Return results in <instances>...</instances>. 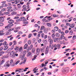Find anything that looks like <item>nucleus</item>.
Wrapping results in <instances>:
<instances>
[{
  "instance_id": "obj_51",
  "label": "nucleus",
  "mask_w": 76,
  "mask_h": 76,
  "mask_svg": "<svg viewBox=\"0 0 76 76\" xmlns=\"http://www.w3.org/2000/svg\"><path fill=\"white\" fill-rule=\"evenodd\" d=\"M48 39H51V36H48Z\"/></svg>"
},
{
  "instance_id": "obj_56",
  "label": "nucleus",
  "mask_w": 76,
  "mask_h": 76,
  "mask_svg": "<svg viewBox=\"0 0 76 76\" xmlns=\"http://www.w3.org/2000/svg\"><path fill=\"white\" fill-rule=\"evenodd\" d=\"M11 14L12 15H16V14H17V12H13Z\"/></svg>"
},
{
  "instance_id": "obj_55",
  "label": "nucleus",
  "mask_w": 76,
  "mask_h": 76,
  "mask_svg": "<svg viewBox=\"0 0 76 76\" xmlns=\"http://www.w3.org/2000/svg\"><path fill=\"white\" fill-rule=\"evenodd\" d=\"M34 46L36 47H37V42H36L34 44Z\"/></svg>"
},
{
  "instance_id": "obj_3",
  "label": "nucleus",
  "mask_w": 76,
  "mask_h": 76,
  "mask_svg": "<svg viewBox=\"0 0 76 76\" xmlns=\"http://www.w3.org/2000/svg\"><path fill=\"white\" fill-rule=\"evenodd\" d=\"M15 52L14 51H12L10 53V57H12V58H14L15 57Z\"/></svg>"
},
{
  "instance_id": "obj_46",
  "label": "nucleus",
  "mask_w": 76,
  "mask_h": 76,
  "mask_svg": "<svg viewBox=\"0 0 76 76\" xmlns=\"http://www.w3.org/2000/svg\"><path fill=\"white\" fill-rule=\"evenodd\" d=\"M23 34V33H22V32L21 31H19L18 32V34Z\"/></svg>"
},
{
  "instance_id": "obj_42",
  "label": "nucleus",
  "mask_w": 76,
  "mask_h": 76,
  "mask_svg": "<svg viewBox=\"0 0 76 76\" xmlns=\"http://www.w3.org/2000/svg\"><path fill=\"white\" fill-rule=\"evenodd\" d=\"M11 12H16V10L15 9H12Z\"/></svg>"
},
{
  "instance_id": "obj_27",
  "label": "nucleus",
  "mask_w": 76,
  "mask_h": 76,
  "mask_svg": "<svg viewBox=\"0 0 76 76\" xmlns=\"http://www.w3.org/2000/svg\"><path fill=\"white\" fill-rule=\"evenodd\" d=\"M54 28L55 31H57L58 30V28L57 26L55 27Z\"/></svg>"
},
{
  "instance_id": "obj_21",
  "label": "nucleus",
  "mask_w": 76,
  "mask_h": 76,
  "mask_svg": "<svg viewBox=\"0 0 76 76\" xmlns=\"http://www.w3.org/2000/svg\"><path fill=\"white\" fill-rule=\"evenodd\" d=\"M26 7L28 10L26 11V12H28V11H29V10H30V9H31V8L29 7V5H28Z\"/></svg>"
},
{
  "instance_id": "obj_37",
  "label": "nucleus",
  "mask_w": 76,
  "mask_h": 76,
  "mask_svg": "<svg viewBox=\"0 0 76 76\" xmlns=\"http://www.w3.org/2000/svg\"><path fill=\"white\" fill-rule=\"evenodd\" d=\"M8 48H9V46H7L4 48V50H7Z\"/></svg>"
},
{
  "instance_id": "obj_22",
  "label": "nucleus",
  "mask_w": 76,
  "mask_h": 76,
  "mask_svg": "<svg viewBox=\"0 0 76 76\" xmlns=\"http://www.w3.org/2000/svg\"><path fill=\"white\" fill-rule=\"evenodd\" d=\"M60 47H61V45H60L59 44H58L57 45V47L58 49L59 50L60 48Z\"/></svg>"
},
{
  "instance_id": "obj_45",
  "label": "nucleus",
  "mask_w": 76,
  "mask_h": 76,
  "mask_svg": "<svg viewBox=\"0 0 76 76\" xmlns=\"http://www.w3.org/2000/svg\"><path fill=\"white\" fill-rule=\"evenodd\" d=\"M19 17L18 16H16V17H15L14 18V19H19Z\"/></svg>"
},
{
  "instance_id": "obj_33",
  "label": "nucleus",
  "mask_w": 76,
  "mask_h": 76,
  "mask_svg": "<svg viewBox=\"0 0 76 76\" xmlns=\"http://www.w3.org/2000/svg\"><path fill=\"white\" fill-rule=\"evenodd\" d=\"M4 53V52L3 51L0 53V56H1Z\"/></svg>"
},
{
  "instance_id": "obj_64",
  "label": "nucleus",
  "mask_w": 76,
  "mask_h": 76,
  "mask_svg": "<svg viewBox=\"0 0 76 76\" xmlns=\"http://www.w3.org/2000/svg\"><path fill=\"white\" fill-rule=\"evenodd\" d=\"M54 39V42H56V38H54V39Z\"/></svg>"
},
{
  "instance_id": "obj_47",
  "label": "nucleus",
  "mask_w": 76,
  "mask_h": 76,
  "mask_svg": "<svg viewBox=\"0 0 76 76\" xmlns=\"http://www.w3.org/2000/svg\"><path fill=\"white\" fill-rule=\"evenodd\" d=\"M33 43H35V41H36V39H35V38H34L33 39Z\"/></svg>"
},
{
  "instance_id": "obj_35",
  "label": "nucleus",
  "mask_w": 76,
  "mask_h": 76,
  "mask_svg": "<svg viewBox=\"0 0 76 76\" xmlns=\"http://www.w3.org/2000/svg\"><path fill=\"white\" fill-rule=\"evenodd\" d=\"M58 15H56V14H54L53 15V18H56V17H58Z\"/></svg>"
},
{
  "instance_id": "obj_13",
  "label": "nucleus",
  "mask_w": 76,
  "mask_h": 76,
  "mask_svg": "<svg viewBox=\"0 0 76 76\" xmlns=\"http://www.w3.org/2000/svg\"><path fill=\"white\" fill-rule=\"evenodd\" d=\"M4 20V18H3L2 17H1L0 18V22H3Z\"/></svg>"
},
{
  "instance_id": "obj_15",
  "label": "nucleus",
  "mask_w": 76,
  "mask_h": 76,
  "mask_svg": "<svg viewBox=\"0 0 76 76\" xmlns=\"http://www.w3.org/2000/svg\"><path fill=\"white\" fill-rule=\"evenodd\" d=\"M27 56L28 57H29V56H32V53L31 52H29L27 54Z\"/></svg>"
},
{
  "instance_id": "obj_14",
  "label": "nucleus",
  "mask_w": 76,
  "mask_h": 76,
  "mask_svg": "<svg viewBox=\"0 0 76 76\" xmlns=\"http://www.w3.org/2000/svg\"><path fill=\"white\" fill-rule=\"evenodd\" d=\"M75 24L74 23L70 25V27L73 28L75 27Z\"/></svg>"
},
{
  "instance_id": "obj_50",
  "label": "nucleus",
  "mask_w": 76,
  "mask_h": 76,
  "mask_svg": "<svg viewBox=\"0 0 76 76\" xmlns=\"http://www.w3.org/2000/svg\"><path fill=\"white\" fill-rule=\"evenodd\" d=\"M41 37H42V38H44V34L43 33H42L41 34Z\"/></svg>"
},
{
  "instance_id": "obj_62",
  "label": "nucleus",
  "mask_w": 76,
  "mask_h": 76,
  "mask_svg": "<svg viewBox=\"0 0 76 76\" xmlns=\"http://www.w3.org/2000/svg\"><path fill=\"white\" fill-rule=\"evenodd\" d=\"M73 31L75 32H76V27H75L73 28Z\"/></svg>"
},
{
  "instance_id": "obj_54",
  "label": "nucleus",
  "mask_w": 76,
  "mask_h": 76,
  "mask_svg": "<svg viewBox=\"0 0 76 76\" xmlns=\"http://www.w3.org/2000/svg\"><path fill=\"white\" fill-rule=\"evenodd\" d=\"M13 42L14 45H16V44H17V43H16V41L15 40L14 41H13Z\"/></svg>"
},
{
  "instance_id": "obj_61",
  "label": "nucleus",
  "mask_w": 76,
  "mask_h": 76,
  "mask_svg": "<svg viewBox=\"0 0 76 76\" xmlns=\"http://www.w3.org/2000/svg\"><path fill=\"white\" fill-rule=\"evenodd\" d=\"M30 49L31 48L29 47L27 48V51H29V50H31V49Z\"/></svg>"
},
{
  "instance_id": "obj_28",
  "label": "nucleus",
  "mask_w": 76,
  "mask_h": 76,
  "mask_svg": "<svg viewBox=\"0 0 76 76\" xmlns=\"http://www.w3.org/2000/svg\"><path fill=\"white\" fill-rule=\"evenodd\" d=\"M12 1H14V2H15V3H17V4H18V3H19V2L18 0H12Z\"/></svg>"
},
{
  "instance_id": "obj_6",
  "label": "nucleus",
  "mask_w": 76,
  "mask_h": 76,
  "mask_svg": "<svg viewBox=\"0 0 76 76\" xmlns=\"http://www.w3.org/2000/svg\"><path fill=\"white\" fill-rule=\"evenodd\" d=\"M48 41L49 42L50 45H51L53 44V41L52 39H48Z\"/></svg>"
},
{
  "instance_id": "obj_63",
  "label": "nucleus",
  "mask_w": 76,
  "mask_h": 76,
  "mask_svg": "<svg viewBox=\"0 0 76 76\" xmlns=\"http://www.w3.org/2000/svg\"><path fill=\"white\" fill-rule=\"evenodd\" d=\"M66 25H67V26H70V23H66Z\"/></svg>"
},
{
  "instance_id": "obj_39",
  "label": "nucleus",
  "mask_w": 76,
  "mask_h": 76,
  "mask_svg": "<svg viewBox=\"0 0 76 76\" xmlns=\"http://www.w3.org/2000/svg\"><path fill=\"white\" fill-rule=\"evenodd\" d=\"M29 48H30V49L31 50L33 48V45H31L30 46V47Z\"/></svg>"
},
{
  "instance_id": "obj_5",
  "label": "nucleus",
  "mask_w": 76,
  "mask_h": 76,
  "mask_svg": "<svg viewBox=\"0 0 76 76\" xmlns=\"http://www.w3.org/2000/svg\"><path fill=\"white\" fill-rule=\"evenodd\" d=\"M10 64L12 67L13 66H15V64H14V63H13V59H11L10 61Z\"/></svg>"
},
{
  "instance_id": "obj_4",
  "label": "nucleus",
  "mask_w": 76,
  "mask_h": 76,
  "mask_svg": "<svg viewBox=\"0 0 76 76\" xmlns=\"http://www.w3.org/2000/svg\"><path fill=\"white\" fill-rule=\"evenodd\" d=\"M25 19V17H21L20 18L16 20L17 22H20L22 20V19Z\"/></svg>"
},
{
  "instance_id": "obj_53",
  "label": "nucleus",
  "mask_w": 76,
  "mask_h": 76,
  "mask_svg": "<svg viewBox=\"0 0 76 76\" xmlns=\"http://www.w3.org/2000/svg\"><path fill=\"white\" fill-rule=\"evenodd\" d=\"M23 24H28V22L26 21V22H24L23 23Z\"/></svg>"
},
{
  "instance_id": "obj_26",
  "label": "nucleus",
  "mask_w": 76,
  "mask_h": 76,
  "mask_svg": "<svg viewBox=\"0 0 76 76\" xmlns=\"http://www.w3.org/2000/svg\"><path fill=\"white\" fill-rule=\"evenodd\" d=\"M4 15H9V14H10V12H4Z\"/></svg>"
},
{
  "instance_id": "obj_44",
  "label": "nucleus",
  "mask_w": 76,
  "mask_h": 76,
  "mask_svg": "<svg viewBox=\"0 0 76 76\" xmlns=\"http://www.w3.org/2000/svg\"><path fill=\"white\" fill-rule=\"evenodd\" d=\"M32 37V34H29L28 36V38H31Z\"/></svg>"
},
{
  "instance_id": "obj_2",
  "label": "nucleus",
  "mask_w": 76,
  "mask_h": 76,
  "mask_svg": "<svg viewBox=\"0 0 76 76\" xmlns=\"http://www.w3.org/2000/svg\"><path fill=\"white\" fill-rule=\"evenodd\" d=\"M26 54V50H24L23 51V55H20V57H21V60H23V58L25 57V56Z\"/></svg>"
},
{
  "instance_id": "obj_52",
  "label": "nucleus",
  "mask_w": 76,
  "mask_h": 76,
  "mask_svg": "<svg viewBox=\"0 0 76 76\" xmlns=\"http://www.w3.org/2000/svg\"><path fill=\"white\" fill-rule=\"evenodd\" d=\"M58 69H56V70H54L53 71L54 73H56V72H58Z\"/></svg>"
},
{
  "instance_id": "obj_60",
  "label": "nucleus",
  "mask_w": 76,
  "mask_h": 76,
  "mask_svg": "<svg viewBox=\"0 0 76 76\" xmlns=\"http://www.w3.org/2000/svg\"><path fill=\"white\" fill-rule=\"evenodd\" d=\"M3 25V23H0V26H2Z\"/></svg>"
},
{
  "instance_id": "obj_48",
  "label": "nucleus",
  "mask_w": 76,
  "mask_h": 76,
  "mask_svg": "<svg viewBox=\"0 0 76 76\" xmlns=\"http://www.w3.org/2000/svg\"><path fill=\"white\" fill-rule=\"evenodd\" d=\"M27 10L26 8H24L22 10V11H26Z\"/></svg>"
},
{
  "instance_id": "obj_7",
  "label": "nucleus",
  "mask_w": 76,
  "mask_h": 76,
  "mask_svg": "<svg viewBox=\"0 0 76 76\" xmlns=\"http://www.w3.org/2000/svg\"><path fill=\"white\" fill-rule=\"evenodd\" d=\"M40 52V51L39 50V49L38 48L36 49V54L37 56H38L39 54V52Z\"/></svg>"
},
{
  "instance_id": "obj_20",
  "label": "nucleus",
  "mask_w": 76,
  "mask_h": 76,
  "mask_svg": "<svg viewBox=\"0 0 76 76\" xmlns=\"http://www.w3.org/2000/svg\"><path fill=\"white\" fill-rule=\"evenodd\" d=\"M8 62H9V61H7V62L6 63V64L5 65H4L5 66H7V67H10V64H7L8 63Z\"/></svg>"
},
{
  "instance_id": "obj_34",
  "label": "nucleus",
  "mask_w": 76,
  "mask_h": 76,
  "mask_svg": "<svg viewBox=\"0 0 76 76\" xmlns=\"http://www.w3.org/2000/svg\"><path fill=\"white\" fill-rule=\"evenodd\" d=\"M76 38V36L75 35H74L72 37V40H75V39Z\"/></svg>"
},
{
  "instance_id": "obj_12",
  "label": "nucleus",
  "mask_w": 76,
  "mask_h": 76,
  "mask_svg": "<svg viewBox=\"0 0 76 76\" xmlns=\"http://www.w3.org/2000/svg\"><path fill=\"white\" fill-rule=\"evenodd\" d=\"M57 44H55L54 45H53L51 48L52 50H53V48H55L57 47Z\"/></svg>"
},
{
  "instance_id": "obj_9",
  "label": "nucleus",
  "mask_w": 76,
  "mask_h": 76,
  "mask_svg": "<svg viewBox=\"0 0 76 76\" xmlns=\"http://www.w3.org/2000/svg\"><path fill=\"white\" fill-rule=\"evenodd\" d=\"M4 32V31H0V36H2V35H4L5 33H3Z\"/></svg>"
},
{
  "instance_id": "obj_32",
  "label": "nucleus",
  "mask_w": 76,
  "mask_h": 76,
  "mask_svg": "<svg viewBox=\"0 0 76 76\" xmlns=\"http://www.w3.org/2000/svg\"><path fill=\"white\" fill-rule=\"evenodd\" d=\"M4 15V13H3V12L0 11V16H3Z\"/></svg>"
},
{
  "instance_id": "obj_24",
  "label": "nucleus",
  "mask_w": 76,
  "mask_h": 76,
  "mask_svg": "<svg viewBox=\"0 0 76 76\" xmlns=\"http://www.w3.org/2000/svg\"><path fill=\"white\" fill-rule=\"evenodd\" d=\"M34 58H32V61H34V60H35V59H36V58H37V55H34Z\"/></svg>"
},
{
  "instance_id": "obj_19",
  "label": "nucleus",
  "mask_w": 76,
  "mask_h": 76,
  "mask_svg": "<svg viewBox=\"0 0 76 76\" xmlns=\"http://www.w3.org/2000/svg\"><path fill=\"white\" fill-rule=\"evenodd\" d=\"M13 26V24L12 23H10L8 25V27H9V28H10L11 26Z\"/></svg>"
},
{
  "instance_id": "obj_16",
  "label": "nucleus",
  "mask_w": 76,
  "mask_h": 76,
  "mask_svg": "<svg viewBox=\"0 0 76 76\" xmlns=\"http://www.w3.org/2000/svg\"><path fill=\"white\" fill-rule=\"evenodd\" d=\"M49 51V50H48V49H46L45 51V55H47V54H48V53Z\"/></svg>"
},
{
  "instance_id": "obj_18",
  "label": "nucleus",
  "mask_w": 76,
  "mask_h": 76,
  "mask_svg": "<svg viewBox=\"0 0 76 76\" xmlns=\"http://www.w3.org/2000/svg\"><path fill=\"white\" fill-rule=\"evenodd\" d=\"M28 46V44H26L24 46V49H26Z\"/></svg>"
},
{
  "instance_id": "obj_8",
  "label": "nucleus",
  "mask_w": 76,
  "mask_h": 76,
  "mask_svg": "<svg viewBox=\"0 0 76 76\" xmlns=\"http://www.w3.org/2000/svg\"><path fill=\"white\" fill-rule=\"evenodd\" d=\"M26 58H25L24 59V61L23 62H21L20 63H19V64L21 65L23 63H25V62L26 61Z\"/></svg>"
},
{
  "instance_id": "obj_59",
  "label": "nucleus",
  "mask_w": 76,
  "mask_h": 76,
  "mask_svg": "<svg viewBox=\"0 0 76 76\" xmlns=\"http://www.w3.org/2000/svg\"><path fill=\"white\" fill-rule=\"evenodd\" d=\"M52 33H53V34H54V33H55V31L54 30H53L51 31Z\"/></svg>"
},
{
  "instance_id": "obj_38",
  "label": "nucleus",
  "mask_w": 76,
  "mask_h": 76,
  "mask_svg": "<svg viewBox=\"0 0 76 76\" xmlns=\"http://www.w3.org/2000/svg\"><path fill=\"white\" fill-rule=\"evenodd\" d=\"M22 49V47H20V48L19 50V52H21Z\"/></svg>"
},
{
  "instance_id": "obj_10",
  "label": "nucleus",
  "mask_w": 76,
  "mask_h": 76,
  "mask_svg": "<svg viewBox=\"0 0 76 76\" xmlns=\"http://www.w3.org/2000/svg\"><path fill=\"white\" fill-rule=\"evenodd\" d=\"M14 20H12V19H11L9 20L8 22L9 23H14Z\"/></svg>"
},
{
  "instance_id": "obj_25",
  "label": "nucleus",
  "mask_w": 76,
  "mask_h": 76,
  "mask_svg": "<svg viewBox=\"0 0 76 76\" xmlns=\"http://www.w3.org/2000/svg\"><path fill=\"white\" fill-rule=\"evenodd\" d=\"M5 62V59H4L2 60L1 62V64H3Z\"/></svg>"
},
{
  "instance_id": "obj_43",
  "label": "nucleus",
  "mask_w": 76,
  "mask_h": 76,
  "mask_svg": "<svg viewBox=\"0 0 76 76\" xmlns=\"http://www.w3.org/2000/svg\"><path fill=\"white\" fill-rule=\"evenodd\" d=\"M3 58H8V55H6V56H3Z\"/></svg>"
},
{
  "instance_id": "obj_23",
  "label": "nucleus",
  "mask_w": 76,
  "mask_h": 76,
  "mask_svg": "<svg viewBox=\"0 0 76 76\" xmlns=\"http://www.w3.org/2000/svg\"><path fill=\"white\" fill-rule=\"evenodd\" d=\"M47 25L49 27H51V24L50 23H47Z\"/></svg>"
},
{
  "instance_id": "obj_17",
  "label": "nucleus",
  "mask_w": 76,
  "mask_h": 76,
  "mask_svg": "<svg viewBox=\"0 0 76 76\" xmlns=\"http://www.w3.org/2000/svg\"><path fill=\"white\" fill-rule=\"evenodd\" d=\"M39 50L40 51H41V53H43V52H44V48L39 49Z\"/></svg>"
},
{
  "instance_id": "obj_36",
  "label": "nucleus",
  "mask_w": 76,
  "mask_h": 76,
  "mask_svg": "<svg viewBox=\"0 0 76 76\" xmlns=\"http://www.w3.org/2000/svg\"><path fill=\"white\" fill-rule=\"evenodd\" d=\"M52 39H54V38L55 37V34H53L52 35Z\"/></svg>"
},
{
  "instance_id": "obj_49",
  "label": "nucleus",
  "mask_w": 76,
  "mask_h": 76,
  "mask_svg": "<svg viewBox=\"0 0 76 76\" xmlns=\"http://www.w3.org/2000/svg\"><path fill=\"white\" fill-rule=\"evenodd\" d=\"M12 9H8L7 10V11L8 12H12Z\"/></svg>"
},
{
  "instance_id": "obj_57",
  "label": "nucleus",
  "mask_w": 76,
  "mask_h": 76,
  "mask_svg": "<svg viewBox=\"0 0 76 76\" xmlns=\"http://www.w3.org/2000/svg\"><path fill=\"white\" fill-rule=\"evenodd\" d=\"M5 10L6 9H5V8H3L1 10V11H2V12H4V11H5Z\"/></svg>"
},
{
  "instance_id": "obj_29",
  "label": "nucleus",
  "mask_w": 76,
  "mask_h": 76,
  "mask_svg": "<svg viewBox=\"0 0 76 76\" xmlns=\"http://www.w3.org/2000/svg\"><path fill=\"white\" fill-rule=\"evenodd\" d=\"M44 28H45V26H42L40 28V30L42 31V30H43V29H44Z\"/></svg>"
},
{
  "instance_id": "obj_58",
  "label": "nucleus",
  "mask_w": 76,
  "mask_h": 76,
  "mask_svg": "<svg viewBox=\"0 0 76 76\" xmlns=\"http://www.w3.org/2000/svg\"><path fill=\"white\" fill-rule=\"evenodd\" d=\"M13 44V43L12 42H10L9 44V45H10V46H11V45H12Z\"/></svg>"
},
{
  "instance_id": "obj_31",
  "label": "nucleus",
  "mask_w": 76,
  "mask_h": 76,
  "mask_svg": "<svg viewBox=\"0 0 76 76\" xmlns=\"http://www.w3.org/2000/svg\"><path fill=\"white\" fill-rule=\"evenodd\" d=\"M56 37H60V34L59 33H56Z\"/></svg>"
},
{
  "instance_id": "obj_1",
  "label": "nucleus",
  "mask_w": 76,
  "mask_h": 76,
  "mask_svg": "<svg viewBox=\"0 0 76 76\" xmlns=\"http://www.w3.org/2000/svg\"><path fill=\"white\" fill-rule=\"evenodd\" d=\"M69 71V68L66 67L62 71L63 73H68Z\"/></svg>"
},
{
  "instance_id": "obj_11",
  "label": "nucleus",
  "mask_w": 76,
  "mask_h": 76,
  "mask_svg": "<svg viewBox=\"0 0 76 76\" xmlns=\"http://www.w3.org/2000/svg\"><path fill=\"white\" fill-rule=\"evenodd\" d=\"M43 32L45 34H47L48 32V29L47 28H44L43 30Z\"/></svg>"
},
{
  "instance_id": "obj_30",
  "label": "nucleus",
  "mask_w": 76,
  "mask_h": 76,
  "mask_svg": "<svg viewBox=\"0 0 76 76\" xmlns=\"http://www.w3.org/2000/svg\"><path fill=\"white\" fill-rule=\"evenodd\" d=\"M73 31H71L69 32V34L70 35H72L73 34Z\"/></svg>"
},
{
  "instance_id": "obj_40",
  "label": "nucleus",
  "mask_w": 76,
  "mask_h": 76,
  "mask_svg": "<svg viewBox=\"0 0 76 76\" xmlns=\"http://www.w3.org/2000/svg\"><path fill=\"white\" fill-rule=\"evenodd\" d=\"M28 44L29 45L31 44V40H29L28 41Z\"/></svg>"
},
{
  "instance_id": "obj_41",
  "label": "nucleus",
  "mask_w": 76,
  "mask_h": 76,
  "mask_svg": "<svg viewBox=\"0 0 76 76\" xmlns=\"http://www.w3.org/2000/svg\"><path fill=\"white\" fill-rule=\"evenodd\" d=\"M32 52L33 53H35V48H33L32 50Z\"/></svg>"
}]
</instances>
